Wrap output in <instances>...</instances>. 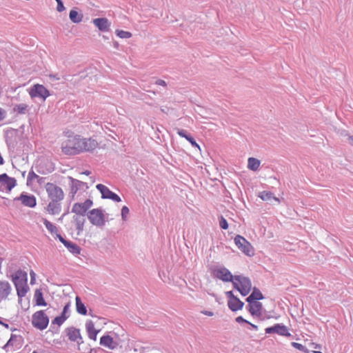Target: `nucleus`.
<instances>
[{
    "label": "nucleus",
    "mask_w": 353,
    "mask_h": 353,
    "mask_svg": "<svg viewBox=\"0 0 353 353\" xmlns=\"http://www.w3.org/2000/svg\"><path fill=\"white\" fill-rule=\"evenodd\" d=\"M92 204L93 202L91 199H86L83 203H76L72 206V212L76 214L84 216Z\"/></svg>",
    "instance_id": "11"
},
{
    "label": "nucleus",
    "mask_w": 353,
    "mask_h": 353,
    "mask_svg": "<svg viewBox=\"0 0 353 353\" xmlns=\"http://www.w3.org/2000/svg\"><path fill=\"white\" fill-rule=\"evenodd\" d=\"M42 221H43V224L45 225L46 229L48 230V232L52 235H55L56 237L58 239V235H61L60 234H59L58 228L54 223L49 221L46 218H43Z\"/></svg>",
    "instance_id": "25"
},
{
    "label": "nucleus",
    "mask_w": 353,
    "mask_h": 353,
    "mask_svg": "<svg viewBox=\"0 0 353 353\" xmlns=\"http://www.w3.org/2000/svg\"><path fill=\"white\" fill-rule=\"evenodd\" d=\"M30 276H31V279L32 280L34 278L35 273L33 271H31L30 272Z\"/></svg>",
    "instance_id": "50"
},
{
    "label": "nucleus",
    "mask_w": 353,
    "mask_h": 353,
    "mask_svg": "<svg viewBox=\"0 0 353 353\" xmlns=\"http://www.w3.org/2000/svg\"><path fill=\"white\" fill-rule=\"evenodd\" d=\"M43 350H34L32 352V353H43Z\"/></svg>",
    "instance_id": "49"
},
{
    "label": "nucleus",
    "mask_w": 353,
    "mask_h": 353,
    "mask_svg": "<svg viewBox=\"0 0 353 353\" xmlns=\"http://www.w3.org/2000/svg\"><path fill=\"white\" fill-rule=\"evenodd\" d=\"M313 353H322V352L320 351H313Z\"/></svg>",
    "instance_id": "54"
},
{
    "label": "nucleus",
    "mask_w": 353,
    "mask_h": 353,
    "mask_svg": "<svg viewBox=\"0 0 353 353\" xmlns=\"http://www.w3.org/2000/svg\"><path fill=\"white\" fill-rule=\"evenodd\" d=\"M11 287L8 281H0V297L6 298L10 293Z\"/></svg>",
    "instance_id": "26"
},
{
    "label": "nucleus",
    "mask_w": 353,
    "mask_h": 353,
    "mask_svg": "<svg viewBox=\"0 0 353 353\" xmlns=\"http://www.w3.org/2000/svg\"><path fill=\"white\" fill-rule=\"evenodd\" d=\"M6 115V111L3 108H0V121H1L2 120H3L5 119Z\"/></svg>",
    "instance_id": "43"
},
{
    "label": "nucleus",
    "mask_w": 353,
    "mask_h": 353,
    "mask_svg": "<svg viewBox=\"0 0 353 353\" xmlns=\"http://www.w3.org/2000/svg\"><path fill=\"white\" fill-rule=\"evenodd\" d=\"M350 139L352 141V143H353V137H351Z\"/></svg>",
    "instance_id": "56"
},
{
    "label": "nucleus",
    "mask_w": 353,
    "mask_h": 353,
    "mask_svg": "<svg viewBox=\"0 0 353 353\" xmlns=\"http://www.w3.org/2000/svg\"><path fill=\"white\" fill-rule=\"evenodd\" d=\"M129 214V209L127 206H123L121 209V216L123 220H126Z\"/></svg>",
    "instance_id": "40"
},
{
    "label": "nucleus",
    "mask_w": 353,
    "mask_h": 353,
    "mask_svg": "<svg viewBox=\"0 0 353 353\" xmlns=\"http://www.w3.org/2000/svg\"><path fill=\"white\" fill-rule=\"evenodd\" d=\"M85 330L89 339L95 341L100 330L95 327V325L92 321L88 320L85 322Z\"/></svg>",
    "instance_id": "18"
},
{
    "label": "nucleus",
    "mask_w": 353,
    "mask_h": 353,
    "mask_svg": "<svg viewBox=\"0 0 353 353\" xmlns=\"http://www.w3.org/2000/svg\"><path fill=\"white\" fill-rule=\"evenodd\" d=\"M157 85H161V86H163V87H165L167 85L165 81L163 79H158L156 81V83H155Z\"/></svg>",
    "instance_id": "44"
},
{
    "label": "nucleus",
    "mask_w": 353,
    "mask_h": 353,
    "mask_svg": "<svg viewBox=\"0 0 353 353\" xmlns=\"http://www.w3.org/2000/svg\"><path fill=\"white\" fill-rule=\"evenodd\" d=\"M39 176L34 171H30L28 173V178H27V182L32 183L35 179H39Z\"/></svg>",
    "instance_id": "37"
},
{
    "label": "nucleus",
    "mask_w": 353,
    "mask_h": 353,
    "mask_svg": "<svg viewBox=\"0 0 353 353\" xmlns=\"http://www.w3.org/2000/svg\"><path fill=\"white\" fill-rule=\"evenodd\" d=\"M96 188L101 192L102 198L109 199L115 202H120L121 201V198L117 194L112 192L108 188H107L104 185L98 184L97 185Z\"/></svg>",
    "instance_id": "13"
},
{
    "label": "nucleus",
    "mask_w": 353,
    "mask_h": 353,
    "mask_svg": "<svg viewBox=\"0 0 353 353\" xmlns=\"http://www.w3.org/2000/svg\"><path fill=\"white\" fill-rule=\"evenodd\" d=\"M70 19L75 23H80L83 19V14L75 10H71L69 14Z\"/></svg>",
    "instance_id": "28"
},
{
    "label": "nucleus",
    "mask_w": 353,
    "mask_h": 353,
    "mask_svg": "<svg viewBox=\"0 0 353 353\" xmlns=\"http://www.w3.org/2000/svg\"><path fill=\"white\" fill-rule=\"evenodd\" d=\"M226 296L228 299V305L232 311H238L243 308L244 303L235 296L232 291L225 292Z\"/></svg>",
    "instance_id": "12"
},
{
    "label": "nucleus",
    "mask_w": 353,
    "mask_h": 353,
    "mask_svg": "<svg viewBox=\"0 0 353 353\" xmlns=\"http://www.w3.org/2000/svg\"><path fill=\"white\" fill-rule=\"evenodd\" d=\"M260 164V161L256 158L250 157L248 160V168L252 171H256Z\"/></svg>",
    "instance_id": "29"
},
{
    "label": "nucleus",
    "mask_w": 353,
    "mask_h": 353,
    "mask_svg": "<svg viewBox=\"0 0 353 353\" xmlns=\"http://www.w3.org/2000/svg\"><path fill=\"white\" fill-rule=\"evenodd\" d=\"M65 10V7L62 3V1L60 0L57 2V10L59 12H62Z\"/></svg>",
    "instance_id": "42"
},
{
    "label": "nucleus",
    "mask_w": 353,
    "mask_h": 353,
    "mask_svg": "<svg viewBox=\"0 0 353 353\" xmlns=\"http://www.w3.org/2000/svg\"><path fill=\"white\" fill-rule=\"evenodd\" d=\"M11 277L12 281L16 288L18 296L21 297L24 296L28 290L27 284V273L19 270L13 274Z\"/></svg>",
    "instance_id": "2"
},
{
    "label": "nucleus",
    "mask_w": 353,
    "mask_h": 353,
    "mask_svg": "<svg viewBox=\"0 0 353 353\" xmlns=\"http://www.w3.org/2000/svg\"><path fill=\"white\" fill-rule=\"evenodd\" d=\"M58 239L65 245L70 253L75 255L80 254L81 248L76 243L65 240L61 235H58Z\"/></svg>",
    "instance_id": "16"
},
{
    "label": "nucleus",
    "mask_w": 353,
    "mask_h": 353,
    "mask_svg": "<svg viewBox=\"0 0 353 353\" xmlns=\"http://www.w3.org/2000/svg\"><path fill=\"white\" fill-rule=\"evenodd\" d=\"M236 322L238 323H250L249 321H246L245 319H244L242 316H238L236 317Z\"/></svg>",
    "instance_id": "45"
},
{
    "label": "nucleus",
    "mask_w": 353,
    "mask_h": 353,
    "mask_svg": "<svg viewBox=\"0 0 353 353\" xmlns=\"http://www.w3.org/2000/svg\"><path fill=\"white\" fill-rule=\"evenodd\" d=\"M82 174H85V175H89V174H90V172H89V171H85V172H82Z\"/></svg>",
    "instance_id": "52"
},
{
    "label": "nucleus",
    "mask_w": 353,
    "mask_h": 353,
    "mask_svg": "<svg viewBox=\"0 0 353 353\" xmlns=\"http://www.w3.org/2000/svg\"><path fill=\"white\" fill-rule=\"evenodd\" d=\"M201 313L203 314L208 316H212L214 315L213 312L208 311V310H203V311H201Z\"/></svg>",
    "instance_id": "46"
},
{
    "label": "nucleus",
    "mask_w": 353,
    "mask_h": 353,
    "mask_svg": "<svg viewBox=\"0 0 353 353\" xmlns=\"http://www.w3.org/2000/svg\"><path fill=\"white\" fill-rule=\"evenodd\" d=\"M17 340V336L16 335H11L10 338L6 343L5 345H3V349L6 352H10L14 350V346L16 341Z\"/></svg>",
    "instance_id": "32"
},
{
    "label": "nucleus",
    "mask_w": 353,
    "mask_h": 353,
    "mask_svg": "<svg viewBox=\"0 0 353 353\" xmlns=\"http://www.w3.org/2000/svg\"><path fill=\"white\" fill-rule=\"evenodd\" d=\"M263 298L261 292L258 290L254 289L252 294L246 299L248 302L251 301H257L258 300H261Z\"/></svg>",
    "instance_id": "33"
},
{
    "label": "nucleus",
    "mask_w": 353,
    "mask_h": 353,
    "mask_svg": "<svg viewBox=\"0 0 353 353\" xmlns=\"http://www.w3.org/2000/svg\"><path fill=\"white\" fill-rule=\"evenodd\" d=\"M66 319V317L61 315L60 316H57L56 318H54V319L52 321V323L53 324H57L58 325H61L64 321Z\"/></svg>",
    "instance_id": "38"
},
{
    "label": "nucleus",
    "mask_w": 353,
    "mask_h": 353,
    "mask_svg": "<svg viewBox=\"0 0 353 353\" xmlns=\"http://www.w3.org/2000/svg\"><path fill=\"white\" fill-rule=\"evenodd\" d=\"M265 333L271 334V333H277L281 336H290L288 328L285 325H282L280 324H276L272 327H269L265 329Z\"/></svg>",
    "instance_id": "17"
},
{
    "label": "nucleus",
    "mask_w": 353,
    "mask_h": 353,
    "mask_svg": "<svg viewBox=\"0 0 353 353\" xmlns=\"http://www.w3.org/2000/svg\"><path fill=\"white\" fill-rule=\"evenodd\" d=\"M249 324L251 325L252 327H254V329H256V330L257 329V326L256 325H255L254 324H252L251 323H250Z\"/></svg>",
    "instance_id": "53"
},
{
    "label": "nucleus",
    "mask_w": 353,
    "mask_h": 353,
    "mask_svg": "<svg viewBox=\"0 0 353 353\" xmlns=\"http://www.w3.org/2000/svg\"><path fill=\"white\" fill-rule=\"evenodd\" d=\"M93 23L101 31H108L110 23L106 18H97L93 20Z\"/></svg>",
    "instance_id": "21"
},
{
    "label": "nucleus",
    "mask_w": 353,
    "mask_h": 353,
    "mask_svg": "<svg viewBox=\"0 0 353 353\" xmlns=\"http://www.w3.org/2000/svg\"><path fill=\"white\" fill-rule=\"evenodd\" d=\"M28 110V105L25 103H20L14 106V111L18 114H25Z\"/></svg>",
    "instance_id": "35"
},
{
    "label": "nucleus",
    "mask_w": 353,
    "mask_h": 353,
    "mask_svg": "<svg viewBox=\"0 0 353 353\" xmlns=\"http://www.w3.org/2000/svg\"><path fill=\"white\" fill-rule=\"evenodd\" d=\"M123 336V329L117 327L113 331L108 332L102 336L100 338L99 343L101 346L113 350L120 345L122 341L121 336Z\"/></svg>",
    "instance_id": "1"
},
{
    "label": "nucleus",
    "mask_w": 353,
    "mask_h": 353,
    "mask_svg": "<svg viewBox=\"0 0 353 353\" xmlns=\"http://www.w3.org/2000/svg\"><path fill=\"white\" fill-rule=\"evenodd\" d=\"M61 201L51 200L46 207L47 212L52 215L58 214L61 212Z\"/></svg>",
    "instance_id": "20"
},
{
    "label": "nucleus",
    "mask_w": 353,
    "mask_h": 353,
    "mask_svg": "<svg viewBox=\"0 0 353 353\" xmlns=\"http://www.w3.org/2000/svg\"><path fill=\"white\" fill-rule=\"evenodd\" d=\"M76 301V308L77 311L79 314L82 315H86L87 314V310L85 306V305L81 301L80 297L76 296L75 298Z\"/></svg>",
    "instance_id": "30"
},
{
    "label": "nucleus",
    "mask_w": 353,
    "mask_h": 353,
    "mask_svg": "<svg viewBox=\"0 0 353 353\" xmlns=\"http://www.w3.org/2000/svg\"><path fill=\"white\" fill-rule=\"evenodd\" d=\"M234 243L237 248L245 255L252 256L254 254V250L252 244L243 236L236 235L234 237Z\"/></svg>",
    "instance_id": "7"
},
{
    "label": "nucleus",
    "mask_w": 353,
    "mask_h": 353,
    "mask_svg": "<svg viewBox=\"0 0 353 353\" xmlns=\"http://www.w3.org/2000/svg\"><path fill=\"white\" fill-rule=\"evenodd\" d=\"M34 299H35L37 305L46 306L47 303L45 301V300L43 297V294L40 290H36V292L34 293Z\"/></svg>",
    "instance_id": "34"
},
{
    "label": "nucleus",
    "mask_w": 353,
    "mask_h": 353,
    "mask_svg": "<svg viewBox=\"0 0 353 353\" xmlns=\"http://www.w3.org/2000/svg\"><path fill=\"white\" fill-rule=\"evenodd\" d=\"M3 259L0 257V272H1V265L3 262Z\"/></svg>",
    "instance_id": "51"
},
{
    "label": "nucleus",
    "mask_w": 353,
    "mask_h": 353,
    "mask_svg": "<svg viewBox=\"0 0 353 353\" xmlns=\"http://www.w3.org/2000/svg\"><path fill=\"white\" fill-rule=\"evenodd\" d=\"M28 94L32 99L40 98L45 101L49 96V90L43 85L37 83L28 89Z\"/></svg>",
    "instance_id": "8"
},
{
    "label": "nucleus",
    "mask_w": 353,
    "mask_h": 353,
    "mask_svg": "<svg viewBox=\"0 0 353 353\" xmlns=\"http://www.w3.org/2000/svg\"><path fill=\"white\" fill-rule=\"evenodd\" d=\"M67 336L69 340L77 343H79L82 340L79 330L73 327L68 330Z\"/></svg>",
    "instance_id": "23"
},
{
    "label": "nucleus",
    "mask_w": 353,
    "mask_h": 353,
    "mask_svg": "<svg viewBox=\"0 0 353 353\" xmlns=\"http://www.w3.org/2000/svg\"><path fill=\"white\" fill-rule=\"evenodd\" d=\"M21 201V203L27 207L33 208L37 204V200L33 195H26L21 194L19 197L17 199Z\"/></svg>",
    "instance_id": "19"
},
{
    "label": "nucleus",
    "mask_w": 353,
    "mask_h": 353,
    "mask_svg": "<svg viewBox=\"0 0 353 353\" xmlns=\"http://www.w3.org/2000/svg\"><path fill=\"white\" fill-rule=\"evenodd\" d=\"M249 303V312L252 316H260L261 315L262 304L258 301Z\"/></svg>",
    "instance_id": "22"
},
{
    "label": "nucleus",
    "mask_w": 353,
    "mask_h": 353,
    "mask_svg": "<svg viewBox=\"0 0 353 353\" xmlns=\"http://www.w3.org/2000/svg\"><path fill=\"white\" fill-rule=\"evenodd\" d=\"M88 218L92 225L102 227L105 224V216L99 209H93L88 213Z\"/></svg>",
    "instance_id": "9"
},
{
    "label": "nucleus",
    "mask_w": 353,
    "mask_h": 353,
    "mask_svg": "<svg viewBox=\"0 0 353 353\" xmlns=\"http://www.w3.org/2000/svg\"><path fill=\"white\" fill-rule=\"evenodd\" d=\"M61 151L66 155H75L81 153L80 137H70L61 143Z\"/></svg>",
    "instance_id": "3"
},
{
    "label": "nucleus",
    "mask_w": 353,
    "mask_h": 353,
    "mask_svg": "<svg viewBox=\"0 0 353 353\" xmlns=\"http://www.w3.org/2000/svg\"><path fill=\"white\" fill-rule=\"evenodd\" d=\"M116 34L121 39H128L132 37V33L128 31L122 30H117L115 32Z\"/></svg>",
    "instance_id": "36"
},
{
    "label": "nucleus",
    "mask_w": 353,
    "mask_h": 353,
    "mask_svg": "<svg viewBox=\"0 0 353 353\" xmlns=\"http://www.w3.org/2000/svg\"><path fill=\"white\" fill-rule=\"evenodd\" d=\"M71 181V193L74 195L77 190L80 188H85L88 189V186L85 183L82 182L81 181L74 179L72 178H70Z\"/></svg>",
    "instance_id": "24"
},
{
    "label": "nucleus",
    "mask_w": 353,
    "mask_h": 353,
    "mask_svg": "<svg viewBox=\"0 0 353 353\" xmlns=\"http://www.w3.org/2000/svg\"><path fill=\"white\" fill-rule=\"evenodd\" d=\"M311 345L312 347H314V349H319L321 348V345L317 344V343H311Z\"/></svg>",
    "instance_id": "47"
},
{
    "label": "nucleus",
    "mask_w": 353,
    "mask_h": 353,
    "mask_svg": "<svg viewBox=\"0 0 353 353\" xmlns=\"http://www.w3.org/2000/svg\"><path fill=\"white\" fill-rule=\"evenodd\" d=\"M80 146L81 153L83 152H90L96 149L98 146V143L96 140L89 138L80 137Z\"/></svg>",
    "instance_id": "14"
},
{
    "label": "nucleus",
    "mask_w": 353,
    "mask_h": 353,
    "mask_svg": "<svg viewBox=\"0 0 353 353\" xmlns=\"http://www.w3.org/2000/svg\"><path fill=\"white\" fill-rule=\"evenodd\" d=\"M219 224H220V227L223 229V230H226L228 228V222L226 221L225 219H224L223 217H221V219H220V222H219Z\"/></svg>",
    "instance_id": "41"
},
{
    "label": "nucleus",
    "mask_w": 353,
    "mask_h": 353,
    "mask_svg": "<svg viewBox=\"0 0 353 353\" xmlns=\"http://www.w3.org/2000/svg\"><path fill=\"white\" fill-rule=\"evenodd\" d=\"M292 346H293L294 347H295V348H296V349H298V350H301V351H303V352H305V353H308V352H309L308 350H307V349H306V348H305V347L302 344H301V343H296V342H293V343H292Z\"/></svg>",
    "instance_id": "39"
},
{
    "label": "nucleus",
    "mask_w": 353,
    "mask_h": 353,
    "mask_svg": "<svg viewBox=\"0 0 353 353\" xmlns=\"http://www.w3.org/2000/svg\"><path fill=\"white\" fill-rule=\"evenodd\" d=\"M48 196L50 200L62 201L64 192L61 188L53 183H47L45 186Z\"/></svg>",
    "instance_id": "6"
},
{
    "label": "nucleus",
    "mask_w": 353,
    "mask_h": 353,
    "mask_svg": "<svg viewBox=\"0 0 353 353\" xmlns=\"http://www.w3.org/2000/svg\"><path fill=\"white\" fill-rule=\"evenodd\" d=\"M67 310H68V305H65L63 308V313H62V315L64 316L65 313L67 312Z\"/></svg>",
    "instance_id": "48"
},
{
    "label": "nucleus",
    "mask_w": 353,
    "mask_h": 353,
    "mask_svg": "<svg viewBox=\"0 0 353 353\" xmlns=\"http://www.w3.org/2000/svg\"><path fill=\"white\" fill-rule=\"evenodd\" d=\"M49 323V318L44 310L34 312L32 316V325L40 330H45Z\"/></svg>",
    "instance_id": "5"
},
{
    "label": "nucleus",
    "mask_w": 353,
    "mask_h": 353,
    "mask_svg": "<svg viewBox=\"0 0 353 353\" xmlns=\"http://www.w3.org/2000/svg\"><path fill=\"white\" fill-rule=\"evenodd\" d=\"M177 130V134L181 137H183L185 138L186 140H188L190 143L191 145L193 146V147H195V148H197L199 149H200V146L199 145V144L195 141L194 139L189 135V134H187L185 131L184 130H181V129H179L177 128L176 129Z\"/></svg>",
    "instance_id": "27"
},
{
    "label": "nucleus",
    "mask_w": 353,
    "mask_h": 353,
    "mask_svg": "<svg viewBox=\"0 0 353 353\" xmlns=\"http://www.w3.org/2000/svg\"><path fill=\"white\" fill-rule=\"evenodd\" d=\"M234 287L243 296L248 295L252 289V283L250 280L242 276H235L234 281H232Z\"/></svg>",
    "instance_id": "4"
},
{
    "label": "nucleus",
    "mask_w": 353,
    "mask_h": 353,
    "mask_svg": "<svg viewBox=\"0 0 353 353\" xmlns=\"http://www.w3.org/2000/svg\"><path fill=\"white\" fill-rule=\"evenodd\" d=\"M17 185V180L7 174H0V191L10 192Z\"/></svg>",
    "instance_id": "10"
},
{
    "label": "nucleus",
    "mask_w": 353,
    "mask_h": 353,
    "mask_svg": "<svg viewBox=\"0 0 353 353\" xmlns=\"http://www.w3.org/2000/svg\"><path fill=\"white\" fill-rule=\"evenodd\" d=\"M259 197L263 201H271L272 200H274L278 203L280 201L271 192L263 191L260 193Z\"/></svg>",
    "instance_id": "31"
},
{
    "label": "nucleus",
    "mask_w": 353,
    "mask_h": 353,
    "mask_svg": "<svg viewBox=\"0 0 353 353\" xmlns=\"http://www.w3.org/2000/svg\"><path fill=\"white\" fill-rule=\"evenodd\" d=\"M0 324L5 325L6 327H8L7 324H3L1 321H0Z\"/></svg>",
    "instance_id": "55"
},
{
    "label": "nucleus",
    "mask_w": 353,
    "mask_h": 353,
    "mask_svg": "<svg viewBox=\"0 0 353 353\" xmlns=\"http://www.w3.org/2000/svg\"><path fill=\"white\" fill-rule=\"evenodd\" d=\"M214 276L225 282L234 281V276H233L231 272L225 268H218L214 271Z\"/></svg>",
    "instance_id": "15"
}]
</instances>
